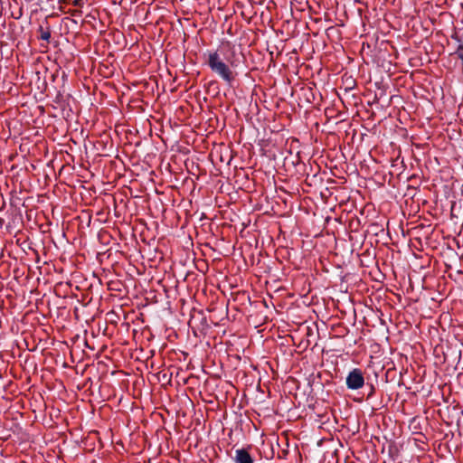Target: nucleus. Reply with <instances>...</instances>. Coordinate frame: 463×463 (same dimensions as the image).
I'll return each instance as SVG.
<instances>
[{
	"instance_id": "obj_1",
	"label": "nucleus",
	"mask_w": 463,
	"mask_h": 463,
	"mask_svg": "<svg viewBox=\"0 0 463 463\" xmlns=\"http://www.w3.org/2000/svg\"><path fill=\"white\" fill-rule=\"evenodd\" d=\"M224 49H227V52H223V59L218 52H209L206 64L213 73L218 75L227 84L232 85L235 79V74L230 66L234 67L237 65L234 59L235 49L229 43L223 46Z\"/></svg>"
},
{
	"instance_id": "obj_2",
	"label": "nucleus",
	"mask_w": 463,
	"mask_h": 463,
	"mask_svg": "<svg viewBox=\"0 0 463 463\" xmlns=\"http://www.w3.org/2000/svg\"><path fill=\"white\" fill-rule=\"evenodd\" d=\"M345 384L350 390H358L364 385V377L362 370L354 368L349 372L345 379Z\"/></svg>"
},
{
	"instance_id": "obj_3",
	"label": "nucleus",
	"mask_w": 463,
	"mask_h": 463,
	"mask_svg": "<svg viewBox=\"0 0 463 463\" xmlns=\"http://www.w3.org/2000/svg\"><path fill=\"white\" fill-rule=\"evenodd\" d=\"M235 463H253V458L245 449H239L235 451Z\"/></svg>"
},
{
	"instance_id": "obj_4",
	"label": "nucleus",
	"mask_w": 463,
	"mask_h": 463,
	"mask_svg": "<svg viewBox=\"0 0 463 463\" xmlns=\"http://www.w3.org/2000/svg\"><path fill=\"white\" fill-rule=\"evenodd\" d=\"M38 32L40 33L39 39H41L43 41H45L47 43L50 42V39H51V29H50V27H47L46 29H44L42 25H40V27L38 29Z\"/></svg>"
},
{
	"instance_id": "obj_5",
	"label": "nucleus",
	"mask_w": 463,
	"mask_h": 463,
	"mask_svg": "<svg viewBox=\"0 0 463 463\" xmlns=\"http://www.w3.org/2000/svg\"><path fill=\"white\" fill-rule=\"evenodd\" d=\"M455 54L462 61H463V42L458 44L455 51Z\"/></svg>"
},
{
	"instance_id": "obj_6",
	"label": "nucleus",
	"mask_w": 463,
	"mask_h": 463,
	"mask_svg": "<svg viewBox=\"0 0 463 463\" xmlns=\"http://www.w3.org/2000/svg\"><path fill=\"white\" fill-rule=\"evenodd\" d=\"M368 388H369V392H368V394H367V399H370L373 393L375 392V388L373 384H367Z\"/></svg>"
},
{
	"instance_id": "obj_7",
	"label": "nucleus",
	"mask_w": 463,
	"mask_h": 463,
	"mask_svg": "<svg viewBox=\"0 0 463 463\" xmlns=\"http://www.w3.org/2000/svg\"><path fill=\"white\" fill-rule=\"evenodd\" d=\"M83 3V0H73L72 5L77 6H81Z\"/></svg>"
},
{
	"instance_id": "obj_8",
	"label": "nucleus",
	"mask_w": 463,
	"mask_h": 463,
	"mask_svg": "<svg viewBox=\"0 0 463 463\" xmlns=\"http://www.w3.org/2000/svg\"><path fill=\"white\" fill-rule=\"evenodd\" d=\"M451 37L452 39L456 40L458 43H463L457 33H454Z\"/></svg>"
},
{
	"instance_id": "obj_9",
	"label": "nucleus",
	"mask_w": 463,
	"mask_h": 463,
	"mask_svg": "<svg viewBox=\"0 0 463 463\" xmlns=\"http://www.w3.org/2000/svg\"><path fill=\"white\" fill-rule=\"evenodd\" d=\"M80 11L75 10V11H73V12L71 13V14L75 16V15H77V14H80Z\"/></svg>"
}]
</instances>
